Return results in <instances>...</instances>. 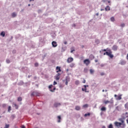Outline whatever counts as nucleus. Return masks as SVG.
Returning <instances> with one entry per match:
<instances>
[{
    "label": "nucleus",
    "mask_w": 128,
    "mask_h": 128,
    "mask_svg": "<svg viewBox=\"0 0 128 128\" xmlns=\"http://www.w3.org/2000/svg\"><path fill=\"white\" fill-rule=\"evenodd\" d=\"M12 18L16 17V13H14V12L12 13Z\"/></svg>",
    "instance_id": "nucleus-22"
},
{
    "label": "nucleus",
    "mask_w": 128,
    "mask_h": 128,
    "mask_svg": "<svg viewBox=\"0 0 128 128\" xmlns=\"http://www.w3.org/2000/svg\"><path fill=\"white\" fill-rule=\"evenodd\" d=\"M58 84L57 82H56L55 81L54 82V85H56V84Z\"/></svg>",
    "instance_id": "nucleus-38"
},
{
    "label": "nucleus",
    "mask_w": 128,
    "mask_h": 128,
    "mask_svg": "<svg viewBox=\"0 0 128 128\" xmlns=\"http://www.w3.org/2000/svg\"><path fill=\"white\" fill-rule=\"evenodd\" d=\"M108 52H106V54L107 56H108L111 58H114V55L112 54V50H108Z\"/></svg>",
    "instance_id": "nucleus-1"
},
{
    "label": "nucleus",
    "mask_w": 128,
    "mask_h": 128,
    "mask_svg": "<svg viewBox=\"0 0 128 128\" xmlns=\"http://www.w3.org/2000/svg\"><path fill=\"white\" fill-rule=\"evenodd\" d=\"M74 66H75V64H74V63H72V64H71L70 65V67H71V68H74Z\"/></svg>",
    "instance_id": "nucleus-25"
},
{
    "label": "nucleus",
    "mask_w": 128,
    "mask_h": 128,
    "mask_svg": "<svg viewBox=\"0 0 128 128\" xmlns=\"http://www.w3.org/2000/svg\"><path fill=\"white\" fill-rule=\"evenodd\" d=\"M90 58L91 60H94V56L93 54H90Z\"/></svg>",
    "instance_id": "nucleus-15"
},
{
    "label": "nucleus",
    "mask_w": 128,
    "mask_h": 128,
    "mask_svg": "<svg viewBox=\"0 0 128 128\" xmlns=\"http://www.w3.org/2000/svg\"><path fill=\"white\" fill-rule=\"evenodd\" d=\"M22 98L21 97H18V102H22Z\"/></svg>",
    "instance_id": "nucleus-24"
},
{
    "label": "nucleus",
    "mask_w": 128,
    "mask_h": 128,
    "mask_svg": "<svg viewBox=\"0 0 128 128\" xmlns=\"http://www.w3.org/2000/svg\"><path fill=\"white\" fill-rule=\"evenodd\" d=\"M120 64H121L122 65H124V64H126V62H124V61H122V62H120Z\"/></svg>",
    "instance_id": "nucleus-30"
},
{
    "label": "nucleus",
    "mask_w": 128,
    "mask_h": 128,
    "mask_svg": "<svg viewBox=\"0 0 128 128\" xmlns=\"http://www.w3.org/2000/svg\"><path fill=\"white\" fill-rule=\"evenodd\" d=\"M90 116V113H88V114H86L84 115V116L86 117V116Z\"/></svg>",
    "instance_id": "nucleus-20"
},
{
    "label": "nucleus",
    "mask_w": 128,
    "mask_h": 128,
    "mask_svg": "<svg viewBox=\"0 0 128 128\" xmlns=\"http://www.w3.org/2000/svg\"><path fill=\"white\" fill-rule=\"evenodd\" d=\"M61 106V104L60 103H54V106L55 108H58V106Z\"/></svg>",
    "instance_id": "nucleus-10"
},
{
    "label": "nucleus",
    "mask_w": 128,
    "mask_h": 128,
    "mask_svg": "<svg viewBox=\"0 0 128 128\" xmlns=\"http://www.w3.org/2000/svg\"><path fill=\"white\" fill-rule=\"evenodd\" d=\"M88 104H86L83 106V108H88Z\"/></svg>",
    "instance_id": "nucleus-31"
},
{
    "label": "nucleus",
    "mask_w": 128,
    "mask_h": 128,
    "mask_svg": "<svg viewBox=\"0 0 128 128\" xmlns=\"http://www.w3.org/2000/svg\"><path fill=\"white\" fill-rule=\"evenodd\" d=\"M0 36H2L3 37L5 36V32H2L0 33Z\"/></svg>",
    "instance_id": "nucleus-21"
},
{
    "label": "nucleus",
    "mask_w": 128,
    "mask_h": 128,
    "mask_svg": "<svg viewBox=\"0 0 128 128\" xmlns=\"http://www.w3.org/2000/svg\"><path fill=\"white\" fill-rule=\"evenodd\" d=\"M75 84L76 85H78L80 84V81L79 80H76L75 82Z\"/></svg>",
    "instance_id": "nucleus-28"
},
{
    "label": "nucleus",
    "mask_w": 128,
    "mask_h": 128,
    "mask_svg": "<svg viewBox=\"0 0 128 128\" xmlns=\"http://www.w3.org/2000/svg\"><path fill=\"white\" fill-rule=\"evenodd\" d=\"M82 92H89L88 91H87V89H86L85 88H82Z\"/></svg>",
    "instance_id": "nucleus-17"
},
{
    "label": "nucleus",
    "mask_w": 128,
    "mask_h": 128,
    "mask_svg": "<svg viewBox=\"0 0 128 128\" xmlns=\"http://www.w3.org/2000/svg\"><path fill=\"white\" fill-rule=\"evenodd\" d=\"M101 110H102V112H105V110H106V107H102L101 108Z\"/></svg>",
    "instance_id": "nucleus-18"
},
{
    "label": "nucleus",
    "mask_w": 128,
    "mask_h": 128,
    "mask_svg": "<svg viewBox=\"0 0 128 128\" xmlns=\"http://www.w3.org/2000/svg\"><path fill=\"white\" fill-rule=\"evenodd\" d=\"M110 20L112 22H114V17H112L110 18Z\"/></svg>",
    "instance_id": "nucleus-34"
},
{
    "label": "nucleus",
    "mask_w": 128,
    "mask_h": 128,
    "mask_svg": "<svg viewBox=\"0 0 128 128\" xmlns=\"http://www.w3.org/2000/svg\"><path fill=\"white\" fill-rule=\"evenodd\" d=\"M108 128H114V126H112V124H110L108 126Z\"/></svg>",
    "instance_id": "nucleus-29"
},
{
    "label": "nucleus",
    "mask_w": 128,
    "mask_h": 128,
    "mask_svg": "<svg viewBox=\"0 0 128 128\" xmlns=\"http://www.w3.org/2000/svg\"><path fill=\"white\" fill-rule=\"evenodd\" d=\"M120 121H121V122H122V124H124V120H121Z\"/></svg>",
    "instance_id": "nucleus-41"
},
{
    "label": "nucleus",
    "mask_w": 128,
    "mask_h": 128,
    "mask_svg": "<svg viewBox=\"0 0 128 128\" xmlns=\"http://www.w3.org/2000/svg\"><path fill=\"white\" fill-rule=\"evenodd\" d=\"M84 88L87 89L86 87L88 86H86V85H84Z\"/></svg>",
    "instance_id": "nucleus-39"
},
{
    "label": "nucleus",
    "mask_w": 128,
    "mask_h": 128,
    "mask_svg": "<svg viewBox=\"0 0 128 128\" xmlns=\"http://www.w3.org/2000/svg\"><path fill=\"white\" fill-rule=\"evenodd\" d=\"M56 72H62L61 68L60 66H56Z\"/></svg>",
    "instance_id": "nucleus-7"
},
{
    "label": "nucleus",
    "mask_w": 128,
    "mask_h": 128,
    "mask_svg": "<svg viewBox=\"0 0 128 128\" xmlns=\"http://www.w3.org/2000/svg\"><path fill=\"white\" fill-rule=\"evenodd\" d=\"M105 92H108V90H106Z\"/></svg>",
    "instance_id": "nucleus-64"
},
{
    "label": "nucleus",
    "mask_w": 128,
    "mask_h": 128,
    "mask_svg": "<svg viewBox=\"0 0 128 128\" xmlns=\"http://www.w3.org/2000/svg\"><path fill=\"white\" fill-rule=\"evenodd\" d=\"M108 3H110V1H108Z\"/></svg>",
    "instance_id": "nucleus-62"
},
{
    "label": "nucleus",
    "mask_w": 128,
    "mask_h": 128,
    "mask_svg": "<svg viewBox=\"0 0 128 128\" xmlns=\"http://www.w3.org/2000/svg\"><path fill=\"white\" fill-rule=\"evenodd\" d=\"M52 46L54 48H56L58 46V44L56 42H54V41L52 42Z\"/></svg>",
    "instance_id": "nucleus-5"
},
{
    "label": "nucleus",
    "mask_w": 128,
    "mask_h": 128,
    "mask_svg": "<svg viewBox=\"0 0 128 128\" xmlns=\"http://www.w3.org/2000/svg\"><path fill=\"white\" fill-rule=\"evenodd\" d=\"M84 64L86 66H88L90 64V61L88 59H86L84 61Z\"/></svg>",
    "instance_id": "nucleus-3"
},
{
    "label": "nucleus",
    "mask_w": 128,
    "mask_h": 128,
    "mask_svg": "<svg viewBox=\"0 0 128 128\" xmlns=\"http://www.w3.org/2000/svg\"><path fill=\"white\" fill-rule=\"evenodd\" d=\"M110 102L108 101V100L104 102V103L105 104H110Z\"/></svg>",
    "instance_id": "nucleus-16"
},
{
    "label": "nucleus",
    "mask_w": 128,
    "mask_h": 128,
    "mask_svg": "<svg viewBox=\"0 0 128 128\" xmlns=\"http://www.w3.org/2000/svg\"><path fill=\"white\" fill-rule=\"evenodd\" d=\"M102 2H106V0H102Z\"/></svg>",
    "instance_id": "nucleus-47"
},
{
    "label": "nucleus",
    "mask_w": 128,
    "mask_h": 128,
    "mask_svg": "<svg viewBox=\"0 0 128 128\" xmlns=\"http://www.w3.org/2000/svg\"><path fill=\"white\" fill-rule=\"evenodd\" d=\"M114 124H115V126L118 127L121 126L122 123L119 122H115Z\"/></svg>",
    "instance_id": "nucleus-8"
},
{
    "label": "nucleus",
    "mask_w": 128,
    "mask_h": 128,
    "mask_svg": "<svg viewBox=\"0 0 128 128\" xmlns=\"http://www.w3.org/2000/svg\"><path fill=\"white\" fill-rule=\"evenodd\" d=\"M14 106L16 108V110H18V105H17L16 104H14Z\"/></svg>",
    "instance_id": "nucleus-36"
},
{
    "label": "nucleus",
    "mask_w": 128,
    "mask_h": 128,
    "mask_svg": "<svg viewBox=\"0 0 128 128\" xmlns=\"http://www.w3.org/2000/svg\"><path fill=\"white\" fill-rule=\"evenodd\" d=\"M88 72V69L87 68H84V72L85 73H86Z\"/></svg>",
    "instance_id": "nucleus-27"
},
{
    "label": "nucleus",
    "mask_w": 128,
    "mask_h": 128,
    "mask_svg": "<svg viewBox=\"0 0 128 128\" xmlns=\"http://www.w3.org/2000/svg\"><path fill=\"white\" fill-rule=\"evenodd\" d=\"M74 61V58H68L67 62L68 63H70L71 62Z\"/></svg>",
    "instance_id": "nucleus-6"
},
{
    "label": "nucleus",
    "mask_w": 128,
    "mask_h": 128,
    "mask_svg": "<svg viewBox=\"0 0 128 128\" xmlns=\"http://www.w3.org/2000/svg\"><path fill=\"white\" fill-rule=\"evenodd\" d=\"M10 110H12V108L10 106H9L8 107V112H10Z\"/></svg>",
    "instance_id": "nucleus-32"
},
{
    "label": "nucleus",
    "mask_w": 128,
    "mask_h": 128,
    "mask_svg": "<svg viewBox=\"0 0 128 128\" xmlns=\"http://www.w3.org/2000/svg\"><path fill=\"white\" fill-rule=\"evenodd\" d=\"M9 127H10V125L6 124L4 128H9Z\"/></svg>",
    "instance_id": "nucleus-33"
},
{
    "label": "nucleus",
    "mask_w": 128,
    "mask_h": 128,
    "mask_svg": "<svg viewBox=\"0 0 128 128\" xmlns=\"http://www.w3.org/2000/svg\"><path fill=\"white\" fill-rule=\"evenodd\" d=\"M70 81V78H66V82H65V84L66 85H68V82Z\"/></svg>",
    "instance_id": "nucleus-12"
},
{
    "label": "nucleus",
    "mask_w": 128,
    "mask_h": 128,
    "mask_svg": "<svg viewBox=\"0 0 128 128\" xmlns=\"http://www.w3.org/2000/svg\"><path fill=\"white\" fill-rule=\"evenodd\" d=\"M28 6H30V4H28Z\"/></svg>",
    "instance_id": "nucleus-58"
},
{
    "label": "nucleus",
    "mask_w": 128,
    "mask_h": 128,
    "mask_svg": "<svg viewBox=\"0 0 128 128\" xmlns=\"http://www.w3.org/2000/svg\"><path fill=\"white\" fill-rule=\"evenodd\" d=\"M60 74L58 73V74H56V75L54 76L55 79L57 80H59L60 78Z\"/></svg>",
    "instance_id": "nucleus-4"
},
{
    "label": "nucleus",
    "mask_w": 128,
    "mask_h": 128,
    "mask_svg": "<svg viewBox=\"0 0 128 128\" xmlns=\"http://www.w3.org/2000/svg\"><path fill=\"white\" fill-rule=\"evenodd\" d=\"M127 59L128 60V55H127Z\"/></svg>",
    "instance_id": "nucleus-57"
},
{
    "label": "nucleus",
    "mask_w": 128,
    "mask_h": 128,
    "mask_svg": "<svg viewBox=\"0 0 128 128\" xmlns=\"http://www.w3.org/2000/svg\"><path fill=\"white\" fill-rule=\"evenodd\" d=\"M80 59H81V60H83V59H84V57H83V56L81 57V58H80Z\"/></svg>",
    "instance_id": "nucleus-51"
},
{
    "label": "nucleus",
    "mask_w": 128,
    "mask_h": 128,
    "mask_svg": "<svg viewBox=\"0 0 128 128\" xmlns=\"http://www.w3.org/2000/svg\"><path fill=\"white\" fill-rule=\"evenodd\" d=\"M121 26L122 27H124V24H122Z\"/></svg>",
    "instance_id": "nucleus-42"
},
{
    "label": "nucleus",
    "mask_w": 128,
    "mask_h": 128,
    "mask_svg": "<svg viewBox=\"0 0 128 128\" xmlns=\"http://www.w3.org/2000/svg\"><path fill=\"white\" fill-rule=\"evenodd\" d=\"M126 122H128V120H126Z\"/></svg>",
    "instance_id": "nucleus-60"
},
{
    "label": "nucleus",
    "mask_w": 128,
    "mask_h": 128,
    "mask_svg": "<svg viewBox=\"0 0 128 128\" xmlns=\"http://www.w3.org/2000/svg\"><path fill=\"white\" fill-rule=\"evenodd\" d=\"M69 71V69H66V72H68Z\"/></svg>",
    "instance_id": "nucleus-52"
},
{
    "label": "nucleus",
    "mask_w": 128,
    "mask_h": 128,
    "mask_svg": "<svg viewBox=\"0 0 128 128\" xmlns=\"http://www.w3.org/2000/svg\"><path fill=\"white\" fill-rule=\"evenodd\" d=\"M124 107H125V108H126V110H128V102L125 104Z\"/></svg>",
    "instance_id": "nucleus-26"
},
{
    "label": "nucleus",
    "mask_w": 128,
    "mask_h": 128,
    "mask_svg": "<svg viewBox=\"0 0 128 128\" xmlns=\"http://www.w3.org/2000/svg\"><path fill=\"white\" fill-rule=\"evenodd\" d=\"M32 0H30V2H32Z\"/></svg>",
    "instance_id": "nucleus-63"
},
{
    "label": "nucleus",
    "mask_w": 128,
    "mask_h": 128,
    "mask_svg": "<svg viewBox=\"0 0 128 128\" xmlns=\"http://www.w3.org/2000/svg\"><path fill=\"white\" fill-rule=\"evenodd\" d=\"M6 62L8 64H9V63H10V60H6Z\"/></svg>",
    "instance_id": "nucleus-37"
},
{
    "label": "nucleus",
    "mask_w": 128,
    "mask_h": 128,
    "mask_svg": "<svg viewBox=\"0 0 128 128\" xmlns=\"http://www.w3.org/2000/svg\"><path fill=\"white\" fill-rule=\"evenodd\" d=\"M74 51H75V50H72L70 51V52H71V53H72V52H74Z\"/></svg>",
    "instance_id": "nucleus-45"
},
{
    "label": "nucleus",
    "mask_w": 128,
    "mask_h": 128,
    "mask_svg": "<svg viewBox=\"0 0 128 128\" xmlns=\"http://www.w3.org/2000/svg\"><path fill=\"white\" fill-rule=\"evenodd\" d=\"M95 62H98V60H96Z\"/></svg>",
    "instance_id": "nucleus-59"
},
{
    "label": "nucleus",
    "mask_w": 128,
    "mask_h": 128,
    "mask_svg": "<svg viewBox=\"0 0 128 128\" xmlns=\"http://www.w3.org/2000/svg\"><path fill=\"white\" fill-rule=\"evenodd\" d=\"M96 14V16H98V14Z\"/></svg>",
    "instance_id": "nucleus-61"
},
{
    "label": "nucleus",
    "mask_w": 128,
    "mask_h": 128,
    "mask_svg": "<svg viewBox=\"0 0 128 128\" xmlns=\"http://www.w3.org/2000/svg\"><path fill=\"white\" fill-rule=\"evenodd\" d=\"M114 98H116V96H118V95L114 94Z\"/></svg>",
    "instance_id": "nucleus-48"
},
{
    "label": "nucleus",
    "mask_w": 128,
    "mask_h": 128,
    "mask_svg": "<svg viewBox=\"0 0 128 128\" xmlns=\"http://www.w3.org/2000/svg\"><path fill=\"white\" fill-rule=\"evenodd\" d=\"M116 100H122V95H120L116 98Z\"/></svg>",
    "instance_id": "nucleus-13"
},
{
    "label": "nucleus",
    "mask_w": 128,
    "mask_h": 128,
    "mask_svg": "<svg viewBox=\"0 0 128 128\" xmlns=\"http://www.w3.org/2000/svg\"><path fill=\"white\" fill-rule=\"evenodd\" d=\"M68 44L67 42H64V44Z\"/></svg>",
    "instance_id": "nucleus-46"
},
{
    "label": "nucleus",
    "mask_w": 128,
    "mask_h": 128,
    "mask_svg": "<svg viewBox=\"0 0 128 128\" xmlns=\"http://www.w3.org/2000/svg\"><path fill=\"white\" fill-rule=\"evenodd\" d=\"M34 96V92L32 93L31 96Z\"/></svg>",
    "instance_id": "nucleus-40"
},
{
    "label": "nucleus",
    "mask_w": 128,
    "mask_h": 128,
    "mask_svg": "<svg viewBox=\"0 0 128 128\" xmlns=\"http://www.w3.org/2000/svg\"><path fill=\"white\" fill-rule=\"evenodd\" d=\"M105 10H106V11L110 10V8L108 6H107L105 8Z\"/></svg>",
    "instance_id": "nucleus-19"
},
{
    "label": "nucleus",
    "mask_w": 128,
    "mask_h": 128,
    "mask_svg": "<svg viewBox=\"0 0 128 128\" xmlns=\"http://www.w3.org/2000/svg\"><path fill=\"white\" fill-rule=\"evenodd\" d=\"M112 50L114 51L118 50V46H116V45H114L112 48Z\"/></svg>",
    "instance_id": "nucleus-9"
},
{
    "label": "nucleus",
    "mask_w": 128,
    "mask_h": 128,
    "mask_svg": "<svg viewBox=\"0 0 128 128\" xmlns=\"http://www.w3.org/2000/svg\"><path fill=\"white\" fill-rule=\"evenodd\" d=\"M22 128H26V126H22Z\"/></svg>",
    "instance_id": "nucleus-49"
},
{
    "label": "nucleus",
    "mask_w": 128,
    "mask_h": 128,
    "mask_svg": "<svg viewBox=\"0 0 128 128\" xmlns=\"http://www.w3.org/2000/svg\"><path fill=\"white\" fill-rule=\"evenodd\" d=\"M102 92H104V90H102Z\"/></svg>",
    "instance_id": "nucleus-55"
},
{
    "label": "nucleus",
    "mask_w": 128,
    "mask_h": 128,
    "mask_svg": "<svg viewBox=\"0 0 128 128\" xmlns=\"http://www.w3.org/2000/svg\"><path fill=\"white\" fill-rule=\"evenodd\" d=\"M57 118H58V122H61V120H62L61 116H58Z\"/></svg>",
    "instance_id": "nucleus-11"
},
{
    "label": "nucleus",
    "mask_w": 128,
    "mask_h": 128,
    "mask_svg": "<svg viewBox=\"0 0 128 128\" xmlns=\"http://www.w3.org/2000/svg\"><path fill=\"white\" fill-rule=\"evenodd\" d=\"M38 65L39 64H38V62H36V63L34 64V66H36V67L38 66Z\"/></svg>",
    "instance_id": "nucleus-35"
},
{
    "label": "nucleus",
    "mask_w": 128,
    "mask_h": 128,
    "mask_svg": "<svg viewBox=\"0 0 128 128\" xmlns=\"http://www.w3.org/2000/svg\"><path fill=\"white\" fill-rule=\"evenodd\" d=\"M80 108H81L80 106H76L75 110H80Z\"/></svg>",
    "instance_id": "nucleus-14"
},
{
    "label": "nucleus",
    "mask_w": 128,
    "mask_h": 128,
    "mask_svg": "<svg viewBox=\"0 0 128 128\" xmlns=\"http://www.w3.org/2000/svg\"><path fill=\"white\" fill-rule=\"evenodd\" d=\"M104 10V9H101V10H100L101 11H102V10Z\"/></svg>",
    "instance_id": "nucleus-56"
},
{
    "label": "nucleus",
    "mask_w": 128,
    "mask_h": 128,
    "mask_svg": "<svg viewBox=\"0 0 128 128\" xmlns=\"http://www.w3.org/2000/svg\"><path fill=\"white\" fill-rule=\"evenodd\" d=\"M90 71L91 74H93L94 72V70L93 69H90Z\"/></svg>",
    "instance_id": "nucleus-23"
},
{
    "label": "nucleus",
    "mask_w": 128,
    "mask_h": 128,
    "mask_svg": "<svg viewBox=\"0 0 128 128\" xmlns=\"http://www.w3.org/2000/svg\"><path fill=\"white\" fill-rule=\"evenodd\" d=\"M48 88L50 89V90L52 92H54L56 90V88L55 86H54L52 84L48 86Z\"/></svg>",
    "instance_id": "nucleus-2"
},
{
    "label": "nucleus",
    "mask_w": 128,
    "mask_h": 128,
    "mask_svg": "<svg viewBox=\"0 0 128 128\" xmlns=\"http://www.w3.org/2000/svg\"><path fill=\"white\" fill-rule=\"evenodd\" d=\"M102 128H106V126H103L102 127Z\"/></svg>",
    "instance_id": "nucleus-54"
},
{
    "label": "nucleus",
    "mask_w": 128,
    "mask_h": 128,
    "mask_svg": "<svg viewBox=\"0 0 128 128\" xmlns=\"http://www.w3.org/2000/svg\"><path fill=\"white\" fill-rule=\"evenodd\" d=\"M82 82L85 84L86 82V80H84V81H83Z\"/></svg>",
    "instance_id": "nucleus-44"
},
{
    "label": "nucleus",
    "mask_w": 128,
    "mask_h": 128,
    "mask_svg": "<svg viewBox=\"0 0 128 128\" xmlns=\"http://www.w3.org/2000/svg\"><path fill=\"white\" fill-rule=\"evenodd\" d=\"M102 51H104V52H106V49H104V50H102Z\"/></svg>",
    "instance_id": "nucleus-50"
},
{
    "label": "nucleus",
    "mask_w": 128,
    "mask_h": 128,
    "mask_svg": "<svg viewBox=\"0 0 128 128\" xmlns=\"http://www.w3.org/2000/svg\"><path fill=\"white\" fill-rule=\"evenodd\" d=\"M100 75H101V76H104V72H101Z\"/></svg>",
    "instance_id": "nucleus-43"
},
{
    "label": "nucleus",
    "mask_w": 128,
    "mask_h": 128,
    "mask_svg": "<svg viewBox=\"0 0 128 128\" xmlns=\"http://www.w3.org/2000/svg\"><path fill=\"white\" fill-rule=\"evenodd\" d=\"M106 54V52L104 54V55Z\"/></svg>",
    "instance_id": "nucleus-53"
}]
</instances>
